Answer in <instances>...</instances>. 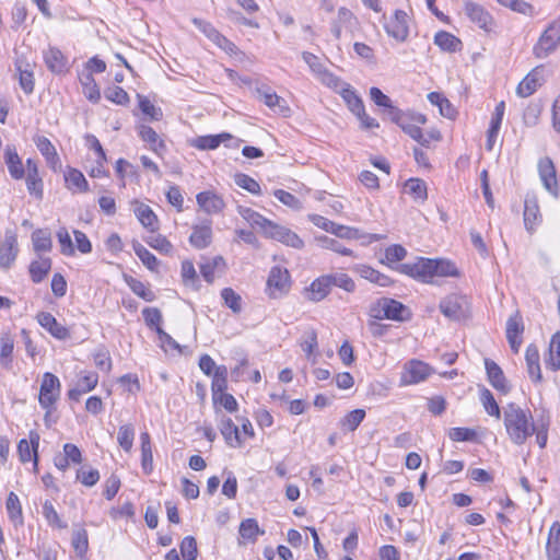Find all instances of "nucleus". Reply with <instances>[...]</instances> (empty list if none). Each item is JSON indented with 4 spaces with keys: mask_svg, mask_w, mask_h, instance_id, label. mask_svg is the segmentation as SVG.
<instances>
[{
    "mask_svg": "<svg viewBox=\"0 0 560 560\" xmlns=\"http://www.w3.org/2000/svg\"><path fill=\"white\" fill-rule=\"evenodd\" d=\"M141 440V467L145 475H150L153 470V454L150 434L142 432Z\"/></svg>",
    "mask_w": 560,
    "mask_h": 560,
    "instance_id": "obj_36",
    "label": "nucleus"
},
{
    "mask_svg": "<svg viewBox=\"0 0 560 560\" xmlns=\"http://www.w3.org/2000/svg\"><path fill=\"white\" fill-rule=\"evenodd\" d=\"M19 254L16 235L7 233L0 245V268L8 270L15 261Z\"/></svg>",
    "mask_w": 560,
    "mask_h": 560,
    "instance_id": "obj_15",
    "label": "nucleus"
},
{
    "mask_svg": "<svg viewBox=\"0 0 560 560\" xmlns=\"http://www.w3.org/2000/svg\"><path fill=\"white\" fill-rule=\"evenodd\" d=\"M546 552L549 560H560V527H550Z\"/></svg>",
    "mask_w": 560,
    "mask_h": 560,
    "instance_id": "obj_45",
    "label": "nucleus"
},
{
    "mask_svg": "<svg viewBox=\"0 0 560 560\" xmlns=\"http://www.w3.org/2000/svg\"><path fill=\"white\" fill-rule=\"evenodd\" d=\"M30 441L22 439L18 444V454L20 457V460L22 463H27L33 460L34 467L37 468L38 466V455L37 450L39 446V434L36 431H31L30 434Z\"/></svg>",
    "mask_w": 560,
    "mask_h": 560,
    "instance_id": "obj_14",
    "label": "nucleus"
},
{
    "mask_svg": "<svg viewBox=\"0 0 560 560\" xmlns=\"http://www.w3.org/2000/svg\"><path fill=\"white\" fill-rule=\"evenodd\" d=\"M36 318L38 324L55 338L65 340L70 337L68 328L58 323L52 314L48 312H39Z\"/></svg>",
    "mask_w": 560,
    "mask_h": 560,
    "instance_id": "obj_19",
    "label": "nucleus"
},
{
    "mask_svg": "<svg viewBox=\"0 0 560 560\" xmlns=\"http://www.w3.org/2000/svg\"><path fill=\"white\" fill-rule=\"evenodd\" d=\"M133 212L143 228L154 232L159 229V220L153 210L145 203L133 201Z\"/></svg>",
    "mask_w": 560,
    "mask_h": 560,
    "instance_id": "obj_25",
    "label": "nucleus"
},
{
    "mask_svg": "<svg viewBox=\"0 0 560 560\" xmlns=\"http://www.w3.org/2000/svg\"><path fill=\"white\" fill-rule=\"evenodd\" d=\"M330 287H338L340 289H343L347 292H353L355 290V283L354 281L343 272H335L327 275Z\"/></svg>",
    "mask_w": 560,
    "mask_h": 560,
    "instance_id": "obj_54",
    "label": "nucleus"
},
{
    "mask_svg": "<svg viewBox=\"0 0 560 560\" xmlns=\"http://www.w3.org/2000/svg\"><path fill=\"white\" fill-rule=\"evenodd\" d=\"M330 290L331 287L327 275L322 276L311 283L308 289L310 299L315 302L322 301L329 294Z\"/></svg>",
    "mask_w": 560,
    "mask_h": 560,
    "instance_id": "obj_40",
    "label": "nucleus"
},
{
    "mask_svg": "<svg viewBox=\"0 0 560 560\" xmlns=\"http://www.w3.org/2000/svg\"><path fill=\"white\" fill-rule=\"evenodd\" d=\"M465 13L472 23L486 32H490L494 26L492 15L482 5L474 1L465 2Z\"/></svg>",
    "mask_w": 560,
    "mask_h": 560,
    "instance_id": "obj_13",
    "label": "nucleus"
},
{
    "mask_svg": "<svg viewBox=\"0 0 560 560\" xmlns=\"http://www.w3.org/2000/svg\"><path fill=\"white\" fill-rule=\"evenodd\" d=\"M135 440V428L132 424H124L119 428L117 441L120 447L126 451L130 452L133 445Z\"/></svg>",
    "mask_w": 560,
    "mask_h": 560,
    "instance_id": "obj_55",
    "label": "nucleus"
},
{
    "mask_svg": "<svg viewBox=\"0 0 560 560\" xmlns=\"http://www.w3.org/2000/svg\"><path fill=\"white\" fill-rule=\"evenodd\" d=\"M233 139L232 135L222 132L219 135L200 136L192 140L191 145L199 150H214L221 143Z\"/></svg>",
    "mask_w": 560,
    "mask_h": 560,
    "instance_id": "obj_31",
    "label": "nucleus"
},
{
    "mask_svg": "<svg viewBox=\"0 0 560 560\" xmlns=\"http://www.w3.org/2000/svg\"><path fill=\"white\" fill-rule=\"evenodd\" d=\"M560 44V16L551 22L533 48L536 58L544 59Z\"/></svg>",
    "mask_w": 560,
    "mask_h": 560,
    "instance_id": "obj_3",
    "label": "nucleus"
},
{
    "mask_svg": "<svg viewBox=\"0 0 560 560\" xmlns=\"http://www.w3.org/2000/svg\"><path fill=\"white\" fill-rule=\"evenodd\" d=\"M71 545L79 557H83L89 548L88 533L84 528L75 530L72 535Z\"/></svg>",
    "mask_w": 560,
    "mask_h": 560,
    "instance_id": "obj_58",
    "label": "nucleus"
},
{
    "mask_svg": "<svg viewBox=\"0 0 560 560\" xmlns=\"http://www.w3.org/2000/svg\"><path fill=\"white\" fill-rule=\"evenodd\" d=\"M485 366L490 384L499 392L506 394L510 390L502 369L492 360L486 359Z\"/></svg>",
    "mask_w": 560,
    "mask_h": 560,
    "instance_id": "obj_22",
    "label": "nucleus"
},
{
    "mask_svg": "<svg viewBox=\"0 0 560 560\" xmlns=\"http://www.w3.org/2000/svg\"><path fill=\"white\" fill-rule=\"evenodd\" d=\"M133 250L142 264L151 271H158L159 260L158 258L149 252L142 244L137 243L133 244Z\"/></svg>",
    "mask_w": 560,
    "mask_h": 560,
    "instance_id": "obj_52",
    "label": "nucleus"
},
{
    "mask_svg": "<svg viewBox=\"0 0 560 560\" xmlns=\"http://www.w3.org/2000/svg\"><path fill=\"white\" fill-rule=\"evenodd\" d=\"M139 136L143 141L150 143L151 150L158 155H162L166 150L164 141L159 140V135L152 127L142 125L139 128Z\"/></svg>",
    "mask_w": 560,
    "mask_h": 560,
    "instance_id": "obj_34",
    "label": "nucleus"
},
{
    "mask_svg": "<svg viewBox=\"0 0 560 560\" xmlns=\"http://www.w3.org/2000/svg\"><path fill=\"white\" fill-rule=\"evenodd\" d=\"M480 401L489 416L495 417L498 419L500 418V407L497 404L492 393L486 387L480 388Z\"/></svg>",
    "mask_w": 560,
    "mask_h": 560,
    "instance_id": "obj_53",
    "label": "nucleus"
},
{
    "mask_svg": "<svg viewBox=\"0 0 560 560\" xmlns=\"http://www.w3.org/2000/svg\"><path fill=\"white\" fill-rule=\"evenodd\" d=\"M545 364L553 371L560 369V331L556 332L551 338L549 354L545 359Z\"/></svg>",
    "mask_w": 560,
    "mask_h": 560,
    "instance_id": "obj_44",
    "label": "nucleus"
},
{
    "mask_svg": "<svg viewBox=\"0 0 560 560\" xmlns=\"http://www.w3.org/2000/svg\"><path fill=\"white\" fill-rule=\"evenodd\" d=\"M105 97L117 105H127L129 103L128 93L117 85L106 89Z\"/></svg>",
    "mask_w": 560,
    "mask_h": 560,
    "instance_id": "obj_62",
    "label": "nucleus"
},
{
    "mask_svg": "<svg viewBox=\"0 0 560 560\" xmlns=\"http://www.w3.org/2000/svg\"><path fill=\"white\" fill-rule=\"evenodd\" d=\"M67 187L74 192H86L89 184L84 175L77 168H69L65 174Z\"/></svg>",
    "mask_w": 560,
    "mask_h": 560,
    "instance_id": "obj_37",
    "label": "nucleus"
},
{
    "mask_svg": "<svg viewBox=\"0 0 560 560\" xmlns=\"http://www.w3.org/2000/svg\"><path fill=\"white\" fill-rule=\"evenodd\" d=\"M317 241L320 243V246L323 248L330 249L332 252H336V253H338L340 255H345V256L353 255V252L351 249L345 247L343 245H341L340 242H338L335 238H331L328 236H322V237H318Z\"/></svg>",
    "mask_w": 560,
    "mask_h": 560,
    "instance_id": "obj_61",
    "label": "nucleus"
},
{
    "mask_svg": "<svg viewBox=\"0 0 560 560\" xmlns=\"http://www.w3.org/2000/svg\"><path fill=\"white\" fill-rule=\"evenodd\" d=\"M34 250L37 253L49 252L51 249V236L47 230L38 229L32 233Z\"/></svg>",
    "mask_w": 560,
    "mask_h": 560,
    "instance_id": "obj_49",
    "label": "nucleus"
},
{
    "mask_svg": "<svg viewBox=\"0 0 560 560\" xmlns=\"http://www.w3.org/2000/svg\"><path fill=\"white\" fill-rule=\"evenodd\" d=\"M398 270L416 280L431 283L433 280V259L418 257L413 262L399 265Z\"/></svg>",
    "mask_w": 560,
    "mask_h": 560,
    "instance_id": "obj_6",
    "label": "nucleus"
},
{
    "mask_svg": "<svg viewBox=\"0 0 560 560\" xmlns=\"http://www.w3.org/2000/svg\"><path fill=\"white\" fill-rule=\"evenodd\" d=\"M0 342V364L7 369H11L14 339L10 334L5 332L1 335Z\"/></svg>",
    "mask_w": 560,
    "mask_h": 560,
    "instance_id": "obj_43",
    "label": "nucleus"
},
{
    "mask_svg": "<svg viewBox=\"0 0 560 560\" xmlns=\"http://www.w3.org/2000/svg\"><path fill=\"white\" fill-rule=\"evenodd\" d=\"M540 221L538 200L535 195L527 194L524 200V224L532 232Z\"/></svg>",
    "mask_w": 560,
    "mask_h": 560,
    "instance_id": "obj_23",
    "label": "nucleus"
},
{
    "mask_svg": "<svg viewBox=\"0 0 560 560\" xmlns=\"http://www.w3.org/2000/svg\"><path fill=\"white\" fill-rule=\"evenodd\" d=\"M44 60L47 68L57 74H61L67 71V58L56 47H49L44 51Z\"/></svg>",
    "mask_w": 560,
    "mask_h": 560,
    "instance_id": "obj_29",
    "label": "nucleus"
},
{
    "mask_svg": "<svg viewBox=\"0 0 560 560\" xmlns=\"http://www.w3.org/2000/svg\"><path fill=\"white\" fill-rule=\"evenodd\" d=\"M355 24V18L352 12L347 8H340L337 13L336 20L331 25V33L336 39L341 37L342 31H351Z\"/></svg>",
    "mask_w": 560,
    "mask_h": 560,
    "instance_id": "obj_26",
    "label": "nucleus"
},
{
    "mask_svg": "<svg viewBox=\"0 0 560 560\" xmlns=\"http://www.w3.org/2000/svg\"><path fill=\"white\" fill-rule=\"evenodd\" d=\"M432 373V369L419 360H410L404 365L400 375V385L407 386L418 384L427 380Z\"/></svg>",
    "mask_w": 560,
    "mask_h": 560,
    "instance_id": "obj_7",
    "label": "nucleus"
},
{
    "mask_svg": "<svg viewBox=\"0 0 560 560\" xmlns=\"http://www.w3.org/2000/svg\"><path fill=\"white\" fill-rule=\"evenodd\" d=\"M60 396V381L52 373H45L40 384L39 390V405L46 409L45 421H48V417L54 408V405Z\"/></svg>",
    "mask_w": 560,
    "mask_h": 560,
    "instance_id": "obj_4",
    "label": "nucleus"
},
{
    "mask_svg": "<svg viewBox=\"0 0 560 560\" xmlns=\"http://www.w3.org/2000/svg\"><path fill=\"white\" fill-rule=\"evenodd\" d=\"M5 163L8 165V170L10 175L14 179H21L24 176V168L22 165V161L15 150V148L8 145L5 148Z\"/></svg>",
    "mask_w": 560,
    "mask_h": 560,
    "instance_id": "obj_38",
    "label": "nucleus"
},
{
    "mask_svg": "<svg viewBox=\"0 0 560 560\" xmlns=\"http://www.w3.org/2000/svg\"><path fill=\"white\" fill-rule=\"evenodd\" d=\"M383 304L385 306L383 315L386 316V319L405 322L410 316L409 310L396 300L383 298Z\"/></svg>",
    "mask_w": 560,
    "mask_h": 560,
    "instance_id": "obj_28",
    "label": "nucleus"
},
{
    "mask_svg": "<svg viewBox=\"0 0 560 560\" xmlns=\"http://www.w3.org/2000/svg\"><path fill=\"white\" fill-rule=\"evenodd\" d=\"M215 413L220 416L219 429L226 444L231 447H241L243 441L241 439L240 429L237 425H235L231 418L221 415L220 409H215Z\"/></svg>",
    "mask_w": 560,
    "mask_h": 560,
    "instance_id": "obj_16",
    "label": "nucleus"
},
{
    "mask_svg": "<svg viewBox=\"0 0 560 560\" xmlns=\"http://www.w3.org/2000/svg\"><path fill=\"white\" fill-rule=\"evenodd\" d=\"M441 313L452 319L460 320L468 316L469 302L465 295L450 294L440 302Z\"/></svg>",
    "mask_w": 560,
    "mask_h": 560,
    "instance_id": "obj_5",
    "label": "nucleus"
},
{
    "mask_svg": "<svg viewBox=\"0 0 560 560\" xmlns=\"http://www.w3.org/2000/svg\"><path fill=\"white\" fill-rule=\"evenodd\" d=\"M238 213L253 226L259 228L268 237L275 238L293 248H301L303 241L291 230L278 225L264 218L258 212L244 207H238Z\"/></svg>",
    "mask_w": 560,
    "mask_h": 560,
    "instance_id": "obj_2",
    "label": "nucleus"
},
{
    "mask_svg": "<svg viewBox=\"0 0 560 560\" xmlns=\"http://www.w3.org/2000/svg\"><path fill=\"white\" fill-rule=\"evenodd\" d=\"M434 44L442 50L455 52L460 49L462 42L453 34L440 31L434 36Z\"/></svg>",
    "mask_w": 560,
    "mask_h": 560,
    "instance_id": "obj_41",
    "label": "nucleus"
},
{
    "mask_svg": "<svg viewBox=\"0 0 560 560\" xmlns=\"http://www.w3.org/2000/svg\"><path fill=\"white\" fill-rule=\"evenodd\" d=\"M127 283L130 287V289L132 290V292L136 295L140 296L141 299H143L148 302H151L154 300V293L149 288H147V285L143 282H141L137 279L130 278L129 280H127Z\"/></svg>",
    "mask_w": 560,
    "mask_h": 560,
    "instance_id": "obj_63",
    "label": "nucleus"
},
{
    "mask_svg": "<svg viewBox=\"0 0 560 560\" xmlns=\"http://www.w3.org/2000/svg\"><path fill=\"white\" fill-rule=\"evenodd\" d=\"M542 113V105L539 102L528 104L523 114L524 124L534 127L539 122Z\"/></svg>",
    "mask_w": 560,
    "mask_h": 560,
    "instance_id": "obj_57",
    "label": "nucleus"
},
{
    "mask_svg": "<svg viewBox=\"0 0 560 560\" xmlns=\"http://www.w3.org/2000/svg\"><path fill=\"white\" fill-rule=\"evenodd\" d=\"M354 270L364 279L369 280L372 283L378 284L381 287H388L392 283V280L386 275L381 273L380 271L373 269L366 265H359L354 268Z\"/></svg>",
    "mask_w": 560,
    "mask_h": 560,
    "instance_id": "obj_39",
    "label": "nucleus"
},
{
    "mask_svg": "<svg viewBox=\"0 0 560 560\" xmlns=\"http://www.w3.org/2000/svg\"><path fill=\"white\" fill-rule=\"evenodd\" d=\"M203 279L212 283L217 273H222L225 269V261L223 257L215 256L213 258H205L199 266Z\"/></svg>",
    "mask_w": 560,
    "mask_h": 560,
    "instance_id": "obj_27",
    "label": "nucleus"
},
{
    "mask_svg": "<svg viewBox=\"0 0 560 560\" xmlns=\"http://www.w3.org/2000/svg\"><path fill=\"white\" fill-rule=\"evenodd\" d=\"M228 388V369L225 365H219L212 375V398L225 393Z\"/></svg>",
    "mask_w": 560,
    "mask_h": 560,
    "instance_id": "obj_46",
    "label": "nucleus"
},
{
    "mask_svg": "<svg viewBox=\"0 0 560 560\" xmlns=\"http://www.w3.org/2000/svg\"><path fill=\"white\" fill-rule=\"evenodd\" d=\"M503 415L506 433L514 444H524L536 432L532 413L517 404L511 402L504 407Z\"/></svg>",
    "mask_w": 560,
    "mask_h": 560,
    "instance_id": "obj_1",
    "label": "nucleus"
},
{
    "mask_svg": "<svg viewBox=\"0 0 560 560\" xmlns=\"http://www.w3.org/2000/svg\"><path fill=\"white\" fill-rule=\"evenodd\" d=\"M269 295L271 298H279L289 290L290 276L287 269L278 266L272 267L267 280Z\"/></svg>",
    "mask_w": 560,
    "mask_h": 560,
    "instance_id": "obj_11",
    "label": "nucleus"
},
{
    "mask_svg": "<svg viewBox=\"0 0 560 560\" xmlns=\"http://www.w3.org/2000/svg\"><path fill=\"white\" fill-rule=\"evenodd\" d=\"M384 26L390 37L405 42L409 34L408 14L402 10H396Z\"/></svg>",
    "mask_w": 560,
    "mask_h": 560,
    "instance_id": "obj_10",
    "label": "nucleus"
},
{
    "mask_svg": "<svg viewBox=\"0 0 560 560\" xmlns=\"http://www.w3.org/2000/svg\"><path fill=\"white\" fill-rule=\"evenodd\" d=\"M459 272L456 266L447 259H433L434 277H458Z\"/></svg>",
    "mask_w": 560,
    "mask_h": 560,
    "instance_id": "obj_50",
    "label": "nucleus"
},
{
    "mask_svg": "<svg viewBox=\"0 0 560 560\" xmlns=\"http://www.w3.org/2000/svg\"><path fill=\"white\" fill-rule=\"evenodd\" d=\"M212 241V229L211 222L203 223L201 225H195L192 229V233L189 236L190 244L198 248L202 249L210 245Z\"/></svg>",
    "mask_w": 560,
    "mask_h": 560,
    "instance_id": "obj_30",
    "label": "nucleus"
},
{
    "mask_svg": "<svg viewBox=\"0 0 560 560\" xmlns=\"http://www.w3.org/2000/svg\"><path fill=\"white\" fill-rule=\"evenodd\" d=\"M26 170H27V176H26V186L30 194L35 195L38 198H42L43 196V185L42 179L38 175V168L35 161L32 159H28L26 161Z\"/></svg>",
    "mask_w": 560,
    "mask_h": 560,
    "instance_id": "obj_32",
    "label": "nucleus"
},
{
    "mask_svg": "<svg viewBox=\"0 0 560 560\" xmlns=\"http://www.w3.org/2000/svg\"><path fill=\"white\" fill-rule=\"evenodd\" d=\"M310 219L314 225L340 238L358 240L361 237L358 229L335 223L323 215L313 214Z\"/></svg>",
    "mask_w": 560,
    "mask_h": 560,
    "instance_id": "obj_8",
    "label": "nucleus"
},
{
    "mask_svg": "<svg viewBox=\"0 0 560 560\" xmlns=\"http://www.w3.org/2000/svg\"><path fill=\"white\" fill-rule=\"evenodd\" d=\"M524 330L522 316L516 312L506 322V338L511 348L516 352L522 342L520 336Z\"/></svg>",
    "mask_w": 560,
    "mask_h": 560,
    "instance_id": "obj_24",
    "label": "nucleus"
},
{
    "mask_svg": "<svg viewBox=\"0 0 560 560\" xmlns=\"http://www.w3.org/2000/svg\"><path fill=\"white\" fill-rule=\"evenodd\" d=\"M538 173L545 189L557 198L559 196V184L556 167L550 158L546 156L539 160Z\"/></svg>",
    "mask_w": 560,
    "mask_h": 560,
    "instance_id": "obj_9",
    "label": "nucleus"
},
{
    "mask_svg": "<svg viewBox=\"0 0 560 560\" xmlns=\"http://www.w3.org/2000/svg\"><path fill=\"white\" fill-rule=\"evenodd\" d=\"M542 82V67H536L518 83L516 93L521 97H528L541 86Z\"/></svg>",
    "mask_w": 560,
    "mask_h": 560,
    "instance_id": "obj_17",
    "label": "nucleus"
},
{
    "mask_svg": "<svg viewBox=\"0 0 560 560\" xmlns=\"http://www.w3.org/2000/svg\"><path fill=\"white\" fill-rule=\"evenodd\" d=\"M341 89L340 93L349 109L354 114H363L364 104L349 84Z\"/></svg>",
    "mask_w": 560,
    "mask_h": 560,
    "instance_id": "obj_47",
    "label": "nucleus"
},
{
    "mask_svg": "<svg viewBox=\"0 0 560 560\" xmlns=\"http://www.w3.org/2000/svg\"><path fill=\"white\" fill-rule=\"evenodd\" d=\"M16 70L19 72V82L21 89L25 94H32L34 91V74L28 69H23L21 63L16 65Z\"/></svg>",
    "mask_w": 560,
    "mask_h": 560,
    "instance_id": "obj_60",
    "label": "nucleus"
},
{
    "mask_svg": "<svg viewBox=\"0 0 560 560\" xmlns=\"http://www.w3.org/2000/svg\"><path fill=\"white\" fill-rule=\"evenodd\" d=\"M427 121V118L422 114H407L406 118L402 124L399 125V127L413 140L419 142L423 147H428L430 144V140L425 138V136L422 133L421 128L419 125H424Z\"/></svg>",
    "mask_w": 560,
    "mask_h": 560,
    "instance_id": "obj_12",
    "label": "nucleus"
},
{
    "mask_svg": "<svg viewBox=\"0 0 560 560\" xmlns=\"http://www.w3.org/2000/svg\"><path fill=\"white\" fill-rule=\"evenodd\" d=\"M51 269L50 258H39L30 265L31 279L35 283L42 282Z\"/></svg>",
    "mask_w": 560,
    "mask_h": 560,
    "instance_id": "obj_42",
    "label": "nucleus"
},
{
    "mask_svg": "<svg viewBox=\"0 0 560 560\" xmlns=\"http://www.w3.org/2000/svg\"><path fill=\"white\" fill-rule=\"evenodd\" d=\"M79 80L82 85V93L84 96L92 103H97L101 100L100 89L93 78V74L90 72H81L79 74Z\"/></svg>",
    "mask_w": 560,
    "mask_h": 560,
    "instance_id": "obj_33",
    "label": "nucleus"
},
{
    "mask_svg": "<svg viewBox=\"0 0 560 560\" xmlns=\"http://www.w3.org/2000/svg\"><path fill=\"white\" fill-rule=\"evenodd\" d=\"M405 190L416 200H425L428 197L425 182L420 178H410L405 184Z\"/></svg>",
    "mask_w": 560,
    "mask_h": 560,
    "instance_id": "obj_51",
    "label": "nucleus"
},
{
    "mask_svg": "<svg viewBox=\"0 0 560 560\" xmlns=\"http://www.w3.org/2000/svg\"><path fill=\"white\" fill-rule=\"evenodd\" d=\"M33 140L38 151L45 158L47 165L54 171L59 170L61 167L60 159L55 145L50 142V140L45 136L38 135L35 136Z\"/></svg>",
    "mask_w": 560,
    "mask_h": 560,
    "instance_id": "obj_18",
    "label": "nucleus"
},
{
    "mask_svg": "<svg viewBox=\"0 0 560 560\" xmlns=\"http://www.w3.org/2000/svg\"><path fill=\"white\" fill-rule=\"evenodd\" d=\"M525 360L527 364V371L529 374V377L534 382H540L541 381V372H540V365H539V352L536 346H528L525 353Z\"/></svg>",
    "mask_w": 560,
    "mask_h": 560,
    "instance_id": "obj_35",
    "label": "nucleus"
},
{
    "mask_svg": "<svg viewBox=\"0 0 560 560\" xmlns=\"http://www.w3.org/2000/svg\"><path fill=\"white\" fill-rule=\"evenodd\" d=\"M257 94L259 100L275 113L282 114L283 116L289 115L290 107L287 105L285 100L277 95L271 89L259 88L257 89Z\"/></svg>",
    "mask_w": 560,
    "mask_h": 560,
    "instance_id": "obj_20",
    "label": "nucleus"
},
{
    "mask_svg": "<svg viewBox=\"0 0 560 560\" xmlns=\"http://www.w3.org/2000/svg\"><path fill=\"white\" fill-rule=\"evenodd\" d=\"M198 206L208 214L221 212L225 203L223 199L213 191H201L196 197Z\"/></svg>",
    "mask_w": 560,
    "mask_h": 560,
    "instance_id": "obj_21",
    "label": "nucleus"
},
{
    "mask_svg": "<svg viewBox=\"0 0 560 560\" xmlns=\"http://www.w3.org/2000/svg\"><path fill=\"white\" fill-rule=\"evenodd\" d=\"M265 530L260 527H240V545L254 544L259 535H264Z\"/></svg>",
    "mask_w": 560,
    "mask_h": 560,
    "instance_id": "obj_64",
    "label": "nucleus"
},
{
    "mask_svg": "<svg viewBox=\"0 0 560 560\" xmlns=\"http://www.w3.org/2000/svg\"><path fill=\"white\" fill-rule=\"evenodd\" d=\"M221 296L225 305L232 310L233 313H240L242 311V298L231 288H224L221 291Z\"/></svg>",
    "mask_w": 560,
    "mask_h": 560,
    "instance_id": "obj_59",
    "label": "nucleus"
},
{
    "mask_svg": "<svg viewBox=\"0 0 560 560\" xmlns=\"http://www.w3.org/2000/svg\"><path fill=\"white\" fill-rule=\"evenodd\" d=\"M317 347L318 342L316 332L314 330L306 332L304 340L301 342V348L312 364L317 362Z\"/></svg>",
    "mask_w": 560,
    "mask_h": 560,
    "instance_id": "obj_48",
    "label": "nucleus"
},
{
    "mask_svg": "<svg viewBox=\"0 0 560 560\" xmlns=\"http://www.w3.org/2000/svg\"><path fill=\"white\" fill-rule=\"evenodd\" d=\"M365 418V411L363 409H354L347 413L341 420V428L348 431H354Z\"/></svg>",
    "mask_w": 560,
    "mask_h": 560,
    "instance_id": "obj_56",
    "label": "nucleus"
}]
</instances>
